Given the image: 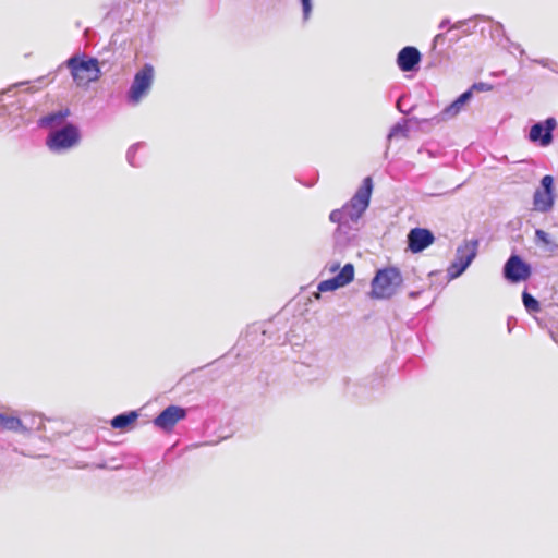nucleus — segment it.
I'll return each instance as SVG.
<instances>
[{"label": "nucleus", "instance_id": "9d476101", "mask_svg": "<svg viewBox=\"0 0 558 558\" xmlns=\"http://www.w3.org/2000/svg\"><path fill=\"white\" fill-rule=\"evenodd\" d=\"M354 267L352 264H345L340 272L331 279L322 281L318 284L319 292L335 291L338 288L344 287L353 280Z\"/></svg>", "mask_w": 558, "mask_h": 558}, {"label": "nucleus", "instance_id": "5701e85b", "mask_svg": "<svg viewBox=\"0 0 558 558\" xmlns=\"http://www.w3.org/2000/svg\"><path fill=\"white\" fill-rule=\"evenodd\" d=\"M553 183H554V179H553L551 175L543 177V179L541 181L543 191L551 192L553 193Z\"/></svg>", "mask_w": 558, "mask_h": 558}, {"label": "nucleus", "instance_id": "ddd939ff", "mask_svg": "<svg viewBox=\"0 0 558 558\" xmlns=\"http://www.w3.org/2000/svg\"><path fill=\"white\" fill-rule=\"evenodd\" d=\"M69 116L70 110L62 109L40 118L38 121V125L40 128L50 129L51 131H54L63 126L64 121Z\"/></svg>", "mask_w": 558, "mask_h": 558}, {"label": "nucleus", "instance_id": "4468645a", "mask_svg": "<svg viewBox=\"0 0 558 558\" xmlns=\"http://www.w3.org/2000/svg\"><path fill=\"white\" fill-rule=\"evenodd\" d=\"M472 98V90L469 89L462 93L454 101L447 106L440 113V120H448L454 118Z\"/></svg>", "mask_w": 558, "mask_h": 558}, {"label": "nucleus", "instance_id": "f03ea898", "mask_svg": "<svg viewBox=\"0 0 558 558\" xmlns=\"http://www.w3.org/2000/svg\"><path fill=\"white\" fill-rule=\"evenodd\" d=\"M81 134L76 125L68 123L60 129L50 131L46 144L53 153L66 151L80 143Z\"/></svg>", "mask_w": 558, "mask_h": 558}, {"label": "nucleus", "instance_id": "39448f33", "mask_svg": "<svg viewBox=\"0 0 558 558\" xmlns=\"http://www.w3.org/2000/svg\"><path fill=\"white\" fill-rule=\"evenodd\" d=\"M477 240L464 241L458 246L454 260L448 267V275L454 279L461 276L476 257Z\"/></svg>", "mask_w": 558, "mask_h": 558}, {"label": "nucleus", "instance_id": "c756f323", "mask_svg": "<svg viewBox=\"0 0 558 558\" xmlns=\"http://www.w3.org/2000/svg\"><path fill=\"white\" fill-rule=\"evenodd\" d=\"M339 268V264H333L330 266V271H336Z\"/></svg>", "mask_w": 558, "mask_h": 558}, {"label": "nucleus", "instance_id": "dca6fc26", "mask_svg": "<svg viewBox=\"0 0 558 558\" xmlns=\"http://www.w3.org/2000/svg\"><path fill=\"white\" fill-rule=\"evenodd\" d=\"M0 429L2 430H13V432H25L22 421L12 415H8L4 413H0Z\"/></svg>", "mask_w": 558, "mask_h": 558}, {"label": "nucleus", "instance_id": "0eeeda50", "mask_svg": "<svg viewBox=\"0 0 558 558\" xmlns=\"http://www.w3.org/2000/svg\"><path fill=\"white\" fill-rule=\"evenodd\" d=\"M505 278L512 282H521L531 276V266L519 255H511L504 266Z\"/></svg>", "mask_w": 558, "mask_h": 558}, {"label": "nucleus", "instance_id": "a878e982", "mask_svg": "<svg viewBox=\"0 0 558 558\" xmlns=\"http://www.w3.org/2000/svg\"><path fill=\"white\" fill-rule=\"evenodd\" d=\"M465 23L463 21H459L454 23L450 29H460Z\"/></svg>", "mask_w": 558, "mask_h": 558}, {"label": "nucleus", "instance_id": "6e6552de", "mask_svg": "<svg viewBox=\"0 0 558 558\" xmlns=\"http://www.w3.org/2000/svg\"><path fill=\"white\" fill-rule=\"evenodd\" d=\"M557 126L555 118H547L544 122H537L530 129L531 142H539L542 146H548L553 142V131Z\"/></svg>", "mask_w": 558, "mask_h": 558}, {"label": "nucleus", "instance_id": "393cba45", "mask_svg": "<svg viewBox=\"0 0 558 558\" xmlns=\"http://www.w3.org/2000/svg\"><path fill=\"white\" fill-rule=\"evenodd\" d=\"M140 146V144H136V145H133L132 147L129 148L128 150V160L131 165H134L133 163V157H134V154L137 149V147Z\"/></svg>", "mask_w": 558, "mask_h": 558}, {"label": "nucleus", "instance_id": "b1692460", "mask_svg": "<svg viewBox=\"0 0 558 558\" xmlns=\"http://www.w3.org/2000/svg\"><path fill=\"white\" fill-rule=\"evenodd\" d=\"M490 90L492 89V86L486 84V83H477V84H474L471 88V90Z\"/></svg>", "mask_w": 558, "mask_h": 558}, {"label": "nucleus", "instance_id": "20e7f679", "mask_svg": "<svg viewBox=\"0 0 558 558\" xmlns=\"http://www.w3.org/2000/svg\"><path fill=\"white\" fill-rule=\"evenodd\" d=\"M66 65L77 86H87L90 82L97 81L100 74L98 61L94 58L81 60L72 57L66 61Z\"/></svg>", "mask_w": 558, "mask_h": 558}, {"label": "nucleus", "instance_id": "423d86ee", "mask_svg": "<svg viewBox=\"0 0 558 558\" xmlns=\"http://www.w3.org/2000/svg\"><path fill=\"white\" fill-rule=\"evenodd\" d=\"M372 187V179L369 177L365 178L362 187L359 189L350 203L344 206L348 217L352 222H356L368 207Z\"/></svg>", "mask_w": 558, "mask_h": 558}, {"label": "nucleus", "instance_id": "9b49d317", "mask_svg": "<svg viewBox=\"0 0 558 558\" xmlns=\"http://www.w3.org/2000/svg\"><path fill=\"white\" fill-rule=\"evenodd\" d=\"M435 238L434 234L422 228H414L408 234V245L413 253H418L428 247Z\"/></svg>", "mask_w": 558, "mask_h": 558}, {"label": "nucleus", "instance_id": "2eb2a0df", "mask_svg": "<svg viewBox=\"0 0 558 558\" xmlns=\"http://www.w3.org/2000/svg\"><path fill=\"white\" fill-rule=\"evenodd\" d=\"M554 205V195L551 192L537 190L534 194V206L535 209L542 213H546L551 209Z\"/></svg>", "mask_w": 558, "mask_h": 558}, {"label": "nucleus", "instance_id": "4be33fe9", "mask_svg": "<svg viewBox=\"0 0 558 558\" xmlns=\"http://www.w3.org/2000/svg\"><path fill=\"white\" fill-rule=\"evenodd\" d=\"M302 4L303 21H307L312 14L313 3L312 0H300Z\"/></svg>", "mask_w": 558, "mask_h": 558}, {"label": "nucleus", "instance_id": "cd10ccee", "mask_svg": "<svg viewBox=\"0 0 558 558\" xmlns=\"http://www.w3.org/2000/svg\"><path fill=\"white\" fill-rule=\"evenodd\" d=\"M449 23H450L449 20L441 21V23L439 24V28L446 27Z\"/></svg>", "mask_w": 558, "mask_h": 558}, {"label": "nucleus", "instance_id": "1a4fd4ad", "mask_svg": "<svg viewBox=\"0 0 558 558\" xmlns=\"http://www.w3.org/2000/svg\"><path fill=\"white\" fill-rule=\"evenodd\" d=\"M186 410L178 405H169L155 417L154 424L162 430H171L174 425L185 418Z\"/></svg>", "mask_w": 558, "mask_h": 558}, {"label": "nucleus", "instance_id": "a211bd4d", "mask_svg": "<svg viewBox=\"0 0 558 558\" xmlns=\"http://www.w3.org/2000/svg\"><path fill=\"white\" fill-rule=\"evenodd\" d=\"M522 302L529 313H536L541 310L539 302L526 291L522 294Z\"/></svg>", "mask_w": 558, "mask_h": 558}, {"label": "nucleus", "instance_id": "aec40b11", "mask_svg": "<svg viewBox=\"0 0 558 558\" xmlns=\"http://www.w3.org/2000/svg\"><path fill=\"white\" fill-rule=\"evenodd\" d=\"M329 219L332 222L339 223V225H349V222H352L350 218L348 217V213L344 208V206L341 209H335L330 213Z\"/></svg>", "mask_w": 558, "mask_h": 558}, {"label": "nucleus", "instance_id": "6ab92c4d", "mask_svg": "<svg viewBox=\"0 0 558 558\" xmlns=\"http://www.w3.org/2000/svg\"><path fill=\"white\" fill-rule=\"evenodd\" d=\"M408 133L409 129L405 124L397 123L390 129L387 135V140L388 142H391L393 138L397 137H408Z\"/></svg>", "mask_w": 558, "mask_h": 558}, {"label": "nucleus", "instance_id": "bb28decb", "mask_svg": "<svg viewBox=\"0 0 558 558\" xmlns=\"http://www.w3.org/2000/svg\"><path fill=\"white\" fill-rule=\"evenodd\" d=\"M418 294H420V292H418V291H412V292H410V293H409V298H411V299H415V298H417V296H418Z\"/></svg>", "mask_w": 558, "mask_h": 558}, {"label": "nucleus", "instance_id": "c85d7f7f", "mask_svg": "<svg viewBox=\"0 0 558 558\" xmlns=\"http://www.w3.org/2000/svg\"><path fill=\"white\" fill-rule=\"evenodd\" d=\"M444 38V35L442 34H437L434 38V41L437 43L439 40H441Z\"/></svg>", "mask_w": 558, "mask_h": 558}, {"label": "nucleus", "instance_id": "412c9836", "mask_svg": "<svg viewBox=\"0 0 558 558\" xmlns=\"http://www.w3.org/2000/svg\"><path fill=\"white\" fill-rule=\"evenodd\" d=\"M536 243H542L545 246H549L551 251L558 248V244L551 242L549 234L541 229L535 231Z\"/></svg>", "mask_w": 558, "mask_h": 558}, {"label": "nucleus", "instance_id": "f8f14e48", "mask_svg": "<svg viewBox=\"0 0 558 558\" xmlns=\"http://www.w3.org/2000/svg\"><path fill=\"white\" fill-rule=\"evenodd\" d=\"M421 61L420 51L412 46L402 48L397 57V64L403 72L413 71Z\"/></svg>", "mask_w": 558, "mask_h": 558}, {"label": "nucleus", "instance_id": "7ed1b4c3", "mask_svg": "<svg viewBox=\"0 0 558 558\" xmlns=\"http://www.w3.org/2000/svg\"><path fill=\"white\" fill-rule=\"evenodd\" d=\"M155 78V69L151 64H144L133 78V82L126 93L128 102L136 106L146 97L153 86Z\"/></svg>", "mask_w": 558, "mask_h": 558}, {"label": "nucleus", "instance_id": "f257e3e1", "mask_svg": "<svg viewBox=\"0 0 558 558\" xmlns=\"http://www.w3.org/2000/svg\"><path fill=\"white\" fill-rule=\"evenodd\" d=\"M402 283V276L397 268L379 270L372 281V296L388 299L392 296Z\"/></svg>", "mask_w": 558, "mask_h": 558}, {"label": "nucleus", "instance_id": "f3484780", "mask_svg": "<svg viewBox=\"0 0 558 558\" xmlns=\"http://www.w3.org/2000/svg\"><path fill=\"white\" fill-rule=\"evenodd\" d=\"M138 417L136 411L121 413L111 420V426L116 429H124L133 424Z\"/></svg>", "mask_w": 558, "mask_h": 558}]
</instances>
